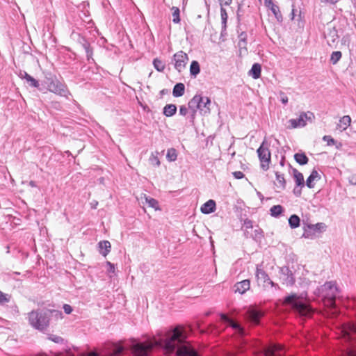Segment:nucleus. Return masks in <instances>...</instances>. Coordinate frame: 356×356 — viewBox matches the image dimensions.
I'll return each mask as SVG.
<instances>
[{
    "label": "nucleus",
    "mask_w": 356,
    "mask_h": 356,
    "mask_svg": "<svg viewBox=\"0 0 356 356\" xmlns=\"http://www.w3.org/2000/svg\"><path fill=\"white\" fill-rule=\"evenodd\" d=\"M185 329L177 326L165 338L144 343L133 340L131 350L134 356H197V350L186 341Z\"/></svg>",
    "instance_id": "obj_1"
},
{
    "label": "nucleus",
    "mask_w": 356,
    "mask_h": 356,
    "mask_svg": "<svg viewBox=\"0 0 356 356\" xmlns=\"http://www.w3.org/2000/svg\"><path fill=\"white\" fill-rule=\"evenodd\" d=\"M42 83L49 92L57 95L64 97L67 99H69V97L72 95L67 85L51 72L45 73Z\"/></svg>",
    "instance_id": "obj_2"
},
{
    "label": "nucleus",
    "mask_w": 356,
    "mask_h": 356,
    "mask_svg": "<svg viewBox=\"0 0 356 356\" xmlns=\"http://www.w3.org/2000/svg\"><path fill=\"white\" fill-rule=\"evenodd\" d=\"M220 320L225 323L227 326L232 328L234 331V334L240 340L238 345V351L240 353H243L245 350V347L247 345L246 340L244 337L246 336L247 332L244 327L238 322L234 321L232 318L229 317L227 314L221 313L220 314Z\"/></svg>",
    "instance_id": "obj_3"
},
{
    "label": "nucleus",
    "mask_w": 356,
    "mask_h": 356,
    "mask_svg": "<svg viewBox=\"0 0 356 356\" xmlns=\"http://www.w3.org/2000/svg\"><path fill=\"white\" fill-rule=\"evenodd\" d=\"M317 290L327 307L331 308L336 307V298L339 293L336 282L332 281L326 282Z\"/></svg>",
    "instance_id": "obj_4"
},
{
    "label": "nucleus",
    "mask_w": 356,
    "mask_h": 356,
    "mask_svg": "<svg viewBox=\"0 0 356 356\" xmlns=\"http://www.w3.org/2000/svg\"><path fill=\"white\" fill-rule=\"evenodd\" d=\"M211 99L208 97H203L200 94L195 95L188 102V109L192 112V117L194 118L196 112L199 111L202 115H207L210 113Z\"/></svg>",
    "instance_id": "obj_5"
},
{
    "label": "nucleus",
    "mask_w": 356,
    "mask_h": 356,
    "mask_svg": "<svg viewBox=\"0 0 356 356\" xmlns=\"http://www.w3.org/2000/svg\"><path fill=\"white\" fill-rule=\"evenodd\" d=\"M29 324L36 330H45L49 324V312L44 310L31 311L28 314Z\"/></svg>",
    "instance_id": "obj_6"
},
{
    "label": "nucleus",
    "mask_w": 356,
    "mask_h": 356,
    "mask_svg": "<svg viewBox=\"0 0 356 356\" xmlns=\"http://www.w3.org/2000/svg\"><path fill=\"white\" fill-rule=\"evenodd\" d=\"M257 152L261 163V168L264 170H267L269 168L271 154L269 150V144L266 139L263 140L259 147L257 149Z\"/></svg>",
    "instance_id": "obj_7"
},
{
    "label": "nucleus",
    "mask_w": 356,
    "mask_h": 356,
    "mask_svg": "<svg viewBox=\"0 0 356 356\" xmlns=\"http://www.w3.org/2000/svg\"><path fill=\"white\" fill-rule=\"evenodd\" d=\"M279 273L280 275V280H282L283 284H285L287 286H292L295 284L296 270L293 266H282L280 268Z\"/></svg>",
    "instance_id": "obj_8"
},
{
    "label": "nucleus",
    "mask_w": 356,
    "mask_h": 356,
    "mask_svg": "<svg viewBox=\"0 0 356 356\" xmlns=\"http://www.w3.org/2000/svg\"><path fill=\"white\" fill-rule=\"evenodd\" d=\"M263 316L264 312L256 306H249L245 313V318L254 325L259 324Z\"/></svg>",
    "instance_id": "obj_9"
},
{
    "label": "nucleus",
    "mask_w": 356,
    "mask_h": 356,
    "mask_svg": "<svg viewBox=\"0 0 356 356\" xmlns=\"http://www.w3.org/2000/svg\"><path fill=\"white\" fill-rule=\"evenodd\" d=\"M284 347L280 344H273L262 348L261 353L254 356H284Z\"/></svg>",
    "instance_id": "obj_10"
},
{
    "label": "nucleus",
    "mask_w": 356,
    "mask_h": 356,
    "mask_svg": "<svg viewBox=\"0 0 356 356\" xmlns=\"http://www.w3.org/2000/svg\"><path fill=\"white\" fill-rule=\"evenodd\" d=\"M326 228V225L323 222H318L315 225H307L304 227V232L302 234V237L305 238H312L316 233L321 232L324 231Z\"/></svg>",
    "instance_id": "obj_11"
},
{
    "label": "nucleus",
    "mask_w": 356,
    "mask_h": 356,
    "mask_svg": "<svg viewBox=\"0 0 356 356\" xmlns=\"http://www.w3.org/2000/svg\"><path fill=\"white\" fill-rule=\"evenodd\" d=\"M188 60V55L183 51H179L173 56L175 68L179 72L186 67Z\"/></svg>",
    "instance_id": "obj_12"
},
{
    "label": "nucleus",
    "mask_w": 356,
    "mask_h": 356,
    "mask_svg": "<svg viewBox=\"0 0 356 356\" xmlns=\"http://www.w3.org/2000/svg\"><path fill=\"white\" fill-rule=\"evenodd\" d=\"M284 303L298 310L302 309L305 307V304L299 300V296L296 293L286 296Z\"/></svg>",
    "instance_id": "obj_13"
},
{
    "label": "nucleus",
    "mask_w": 356,
    "mask_h": 356,
    "mask_svg": "<svg viewBox=\"0 0 356 356\" xmlns=\"http://www.w3.org/2000/svg\"><path fill=\"white\" fill-rule=\"evenodd\" d=\"M79 43L81 44L83 48L84 49L88 63H94L95 60L94 58H92L93 50L92 48L90 47V44L88 42V41L84 37L79 38Z\"/></svg>",
    "instance_id": "obj_14"
},
{
    "label": "nucleus",
    "mask_w": 356,
    "mask_h": 356,
    "mask_svg": "<svg viewBox=\"0 0 356 356\" xmlns=\"http://www.w3.org/2000/svg\"><path fill=\"white\" fill-rule=\"evenodd\" d=\"M307 115L306 113H302L296 119H291L289 122L293 129L298 127H303L306 125Z\"/></svg>",
    "instance_id": "obj_15"
},
{
    "label": "nucleus",
    "mask_w": 356,
    "mask_h": 356,
    "mask_svg": "<svg viewBox=\"0 0 356 356\" xmlns=\"http://www.w3.org/2000/svg\"><path fill=\"white\" fill-rule=\"evenodd\" d=\"M19 76L21 79H24L29 86L36 88H39V81L33 76H31L30 74H29L26 72L21 71L19 74Z\"/></svg>",
    "instance_id": "obj_16"
},
{
    "label": "nucleus",
    "mask_w": 356,
    "mask_h": 356,
    "mask_svg": "<svg viewBox=\"0 0 356 356\" xmlns=\"http://www.w3.org/2000/svg\"><path fill=\"white\" fill-rule=\"evenodd\" d=\"M255 276L259 283H262L265 285L268 280H269V276L266 272L261 268V266L257 265L256 268Z\"/></svg>",
    "instance_id": "obj_17"
},
{
    "label": "nucleus",
    "mask_w": 356,
    "mask_h": 356,
    "mask_svg": "<svg viewBox=\"0 0 356 356\" xmlns=\"http://www.w3.org/2000/svg\"><path fill=\"white\" fill-rule=\"evenodd\" d=\"M216 209V202L213 200H209L201 206L200 211L204 214H209L214 212Z\"/></svg>",
    "instance_id": "obj_18"
},
{
    "label": "nucleus",
    "mask_w": 356,
    "mask_h": 356,
    "mask_svg": "<svg viewBox=\"0 0 356 356\" xmlns=\"http://www.w3.org/2000/svg\"><path fill=\"white\" fill-rule=\"evenodd\" d=\"M235 292H238L241 294L245 293L250 288V282L249 280H244L241 282H237L234 285Z\"/></svg>",
    "instance_id": "obj_19"
},
{
    "label": "nucleus",
    "mask_w": 356,
    "mask_h": 356,
    "mask_svg": "<svg viewBox=\"0 0 356 356\" xmlns=\"http://www.w3.org/2000/svg\"><path fill=\"white\" fill-rule=\"evenodd\" d=\"M320 179H321V175L318 174L317 170L314 169L306 180V186L309 188H313L315 185L314 181H318Z\"/></svg>",
    "instance_id": "obj_20"
},
{
    "label": "nucleus",
    "mask_w": 356,
    "mask_h": 356,
    "mask_svg": "<svg viewBox=\"0 0 356 356\" xmlns=\"http://www.w3.org/2000/svg\"><path fill=\"white\" fill-rule=\"evenodd\" d=\"M99 253L106 257L111 251V245L108 241H102L98 243Z\"/></svg>",
    "instance_id": "obj_21"
},
{
    "label": "nucleus",
    "mask_w": 356,
    "mask_h": 356,
    "mask_svg": "<svg viewBox=\"0 0 356 356\" xmlns=\"http://www.w3.org/2000/svg\"><path fill=\"white\" fill-rule=\"evenodd\" d=\"M351 118L349 115H344L339 120V123L337 125V129L340 131H345L350 124Z\"/></svg>",
    "instance_id": "obj_22"
},
{
    "label": "nucleus",
    "mask_w": 356,
    "mask_h": 356,
    "mask_svg": "<svg viewBox=\"0 0 356 356\" xmlns=\"http://www.w3.org/2000/svg\"><path fill=\"white\" fill-rule=\"evenodd\" d=\"M261 66L259 63H254L248 72L249 76L254 79H257L261 76Z\"/></svg>",
    "instance_id": "obj_23"
},
{
    "label": "nucleus",
    "mask_w": 356,
    "mask_h": 356,
    "mask_svg": "<svg viewBox=\"0 0 356 356\" xmlns=\"http://www.w3.org/2000/svg\"><path fill=\"white\" fill-rule=\"evenodd\" d=\"M275 177L277 181L275 183V186L282 191L284 190L286 188V180L284 179V174L280 172H276Z\"/></svg>",
    "instance_id": "obj_24"
},
{
    "label": "nucleus",
    "mask_w": 356,
    "mask_h": 356,
    "mask_svg": "<svg viewBox=\"0 0 356 356\" xmlns=\"http://www.w3.org/2000/svg\"><path fill=\"white\" fill-rule=\"evenodd\" d=\"M185 92V86L182 83H177L174 86L172 95L175 97H179L184 95Z\"/></svg>",
    "instance_id": "obj_25"
},
{
    "label": "nucleus",
    "mask_w": 356,
    "mask_h": 356,
    "mask_svg": "<svg viewBox=\"0 0 356 356\" xmlns=\"http://www.w3.org/2000/svg\"><path fill=\"white\" fill-rule=\"evenodd\" d=\"M177 112V106L175 104H166L163 107V113L166 117H172Z\"/></svg>",
    "instance_id": "obj_26"
},
{
    "label": "nucleus",
    "mask_w": 356,
    "mask_h": 356,
    "mask_svg": "<svg viewBox=\"0 0 356 356\" xmlns=\"http://www.w3.org/2000/svg\"><path fill=\"white\" fill-rule=\"evenodd\" d=\"M293 177L296 181V184L297 186L303 187L305 186V181H304V177L303 175L296 168L293 169Z\"/></svg>",
    "instance_id": "obj_27"
},
{
    "label": "nucleus",
    "mask_w": 356,
    "mask_h": 356,
    "mask_svg": "<svg viewBox=\"0 0 356 356\" xmlns=\"http://www.w3.org/2000/svg\"><path fill=\"white\" fill-rule=\"evenodd\" d=\"M200 72V64L197 60H193L190 65V74L195 78Z\"/></svg>",
    "instance_id": "obj_28"
},
{
    "label": "nucleus",
    "mask_w": 356,
    "mask_h": 356,
    "mask_svg": "<svg viewBox=\"0 0 356 356\" xmlns=\"http://www.w3.org/2000/svg\"><path fill=\"white\" fill-rule=\"evenodd\" d=\"M289 225L292 229L298 228L300 225V218L296 214L291 215L289 218Z\"/></svg>",
    "instance_id": "obj_29"
},
{
    "label": "nucleus",
    "mask_w": 356,
    "mask_h": 356,
    "mask_svg": "<svg viewBox=\"0 0 356 356\" xmlns=\"http://www.w3.org/2000/svg\"><path fill=\"white\" fill-rule=\"evenodd\" d=\"M295 161L301 165H306L309 159L305 153H296L294 154Z\"/></svg>",
    "instance_id": "obj_30"
},
{
    "label": "nucleus",
    "mask_w": 356,
    "mask_h": 356,
    "mask_svg": "<svg viewBox=\"0 0 356 356\" xmlns=\"http://www.w3.org/2000/svg\"><path fill=\"white\" fill-rule=\"evenodd\" d=\"M269 10H271V12L273 13L275 17L277 19L278 22L282 21V15L280 10V8L275 3L271 5L270 7L268 8Z\"/></svg>",
    "instance_id": "obj_31"
},
{
    "label": "nucleus",
    "mask_w": 356,
    "mask_h": 356,
    "mask_svg": "<svg viewBox=\"0 0 356 356\" xmlns=\"http://www.w3.org/2000/svg\"><path fill=\"white\" fill-rule=\"evenodd\" d=\"M283 211L284 209L281 205H274L270 209V215L275 218L280 216Z\"/></svg>",
    "instance_id": "obj_32"
},
{
    "label": "nucleus",
    "mask_w": 356,
    "mask_h": 356,
    "mask_svg": "<svg viewBox=\"0 0 356 356\" xmlns=\"http://www.w3.org/2000/svg\"><path fill=\"white\" fill-rule=\"evenodd\" d=\"M166 159L169 162L175 161L177 159V150L175 148H170L167 151Z\"/></svg>",
    "instance_id": "obj_33"
},
{
    "label": "nucleus",
    "mask_w": 356,
    "mask_h": 356,
    "mask_svg": "<svg viewBox=\"0 0 356 356\" xmlns=\"http://www.w3.org/2000/svg\"><path fill=\"white\" fill-rule=\"evenodd\" d=\"M247 33L245 31L241 32L238 38V46L240 48H244L246 49V45H247Z\"/></svg>",
    "instance_id": "obj_34"
},
{
    "label": "nucleus",
    "mask_w": 356,
    "mask_h": 356,
    "mask_svg": "<svg viewBox=\"0 0 356 356\" xmlns=\"http://www.w3.org/2000/svg\"><path fill=\"white\" fill-rule=\"evenodd\" d=\"M220 16L222 20V30H226L228 15L226 9L224 7H220Z\"/></svg>",
    "instance_id": "obj_35"
},
{
    "label": "nucleus",
    "mask_w": 356,
    "mask_h": 356,
    "mask_svg": "<svg viewBox=\"0 0 356 356\" xmlns=\"http://www.w3.org/2000/svg\"><path fill=\"white\" fill-rule=\"evenodd\" d=\"M153 65L158 72H163L165 67V63L157 58L154 59Z\"/></svg>",
    "instance_id": "obj_36"
},
{
    "label": "nucleus",
    "mask_w": 356,
    "mask_h": 356,
    "mask_svg": "<svg viewBox=\"0 0 356 356\" xmlns=\"http://www.w3.org/2000/svg\"><path fill=\"white\" fill-rule=\"evenodd\" d=\"M172 22L175 24H178L180 22V10L178 7L173 6L172 8Z\"/></svg>",
    "instance_id": "obj_37"
},
{
    "label": "nucleus",
    "mask_w": 356,
    "mask_h": 356,
    "mask_svg": "<svg viewBox=\"0 0 356 356\" xmlns=\"http://www.w3.org/2000/svg\"><path fill=\"white\" fill-rule=\"evenodd\" d=\"M341 52L339 51H333L330 56V63L336 65L341 58Z\"/></svg>",
    "instance_id": "obj_38"
},
{
    "label": "nucleus",
    "mask_w": 356,
    "mask_h": 356,
    "mask_svg": "<svg viewBox=\"0 0 356 356\" xmlns=\"http://www.w3.org/2000/svg\"><path fill=\"white\" fill-rule=\"evenodd\" d=\"M338 39L337 31L335 29L330 31V33L327 36V42L329 45H331L330 43L332 42V43L335 42V41Z\"/></svg>",
    "instance_id": "obj_39"
},
{
    "label": "nucleus",
    "mask_w": 356,
    "mask_h": 356,
    "mask_svg": "<svg viewBox=\"0 0 356 356\" xmlns=\"http://www.w3.org/2000/svg\"><path fill=\"white\" fill-rule=\"evenodd\" d=\"M145 200H146V202L147 203L148 206L152 207V208H154L155 209H158V207H159V202L156 200L152 198V197H145Z\"/></svg>",
    "instance_id": "obj_40"
},
{
    "label": "nucleus",
    "mask_w": 356,
    "mask_h": 356,
    "mask_svg": "<svg viewBox=\"0 0 356 356\" xmlns=\"http://www.w3.org/2000/svg\"><path fill=\"white\" fill-rule=\"evenodd\" d=\"M158 154H159L158 152H156V154L152 153L149 158V161H150L151 164L156 167H159L161 164L159 159L158 157Z\"/></svg>",
    "instance_id": "obj_41"
},
{
    "label": "nucleus",
    "mask_w": 356,
    "mask_h": 356,
    "mask_svg": "<svg viewBox=\"0 0 356 356\" xmlns=\"http://www.w3.org/2000/svg\"><path fill=\"white\" fill-rule=\"evenodd\" d=\"M341 355V356H356V350L348 348L342 352Z\"/></svg>",
    "instance_id": "obj_42"
},
{
    "label": "nucleus",
    "mask_w": 356,
    "mask_h": 356,
    "mask_svg": "<svg viewBox=\"0 0 356 356\" xmlns=\"http://www.w3.org/2000/svg\"><path fill=\"white\" fill-rule=\"evenodd\" d=\"M10 296L6 293H3L0 291V303L5 304L10 301Z\"/></svg>",
    "instance_id": "obj_43"
},
{
    "label": "nucleus",
    "mask_w": 356,
    "mask_h": 356,
    "mask_svg": "<svg viewBox=\"0 0 356 356\" xmlns=\"http://www.w3.org/2000/svg\"><path fill=\"white\" fill-rule=\"evenodd\" d=\"M254 236L253 238L255 241H260L261 238L263 237L262 235V230L260 228L256 229L254 231Z\"/></svg>",
    "instance_id": "obj_44"
},
{
    "label": "nucleus",
    "mask_w": 356,
    "mask_h": 356,
    "mask_svg": "<svg viewBox=\"0 0 356 356\" xmlns=\"http://www.w3.org/2000/svg\"><path fill=\"white\" fill-rule=\"evenodd\" d=\"M323 140L327 142V145H334L336 143L334 139L331 136L328 135L324 136L323 137Z\"/></svg>",
    "instance_id": "obj_45"
},
{
    "label": "nucleus",
    "mask_w": 356,
    "mask_h": 356,
    "mask_svg": "<svg viewBox=\"0 0 356 356\" xmlns=\"http://www.w3.org/2000/svg\"><path fill=\"white\" fill-rule=\"evenodd\" d=\"M49 339L56 343H63L64 342L63 338L57 335H51Z\"/></svg>",
    "instance_id": "obj_46"
},
{
    "label": "nucleus",
    "mask_w": 356,
    "mask_h": 356,
    "mask_svg": "<svg viewBox=\"0 0 356 356\" xmlns=\"http://www.w3.org/2000/svg\"><path fill=\"white\" fill-rule=\"evenodd\" d=\"M124 350H125V348H124V346L123 345H122V344H117V345L115 346L114 351H115V353L116 355L122 354Z\"/></svg>",
    "instance_id": "obj_47"
},
{
    "label": "nucleus",
    "mask_w": 356,
    "mask_h": 356,
    "mask_svg": "<svg viewBox=\"0 0 356 356\" xmlns=\"http://www.w3.org/2000/svg\"><path fill=\"white\" fill-rule=\"evenodd\" d=\"M232 175L236 179H242L244 177V174L241 171H234L232 172Z\"/></svg>",
    "instance_id": "obj_48"
},
{
    "label": "nucleus",
    "mask_w": 356,
    "mask_h": 356,
    "mask_svg": "<svg viewBox=\"0 0 356 356\" xmlns=\"http://www.w3.org/2000/svg\"><path fill=\"white\" fill-rule=\"evenodd\" d=\"M71 38L73 40H76L78 42H79V38H83L79 33L75 32L74 31H72L71 33Z\"/></svg>",
    "instance_id": "obj_49"
},
{
    "label": "nucleus",
    "mask_w": 356,
    "mask_h": 356,
    "mask_svg": "<svg viewBox=\"0 0 356 356\" xmlns=\"http://www.w3.org/2000/svg\"><path fill=\"white\" fill-rule=\"evenodd\" d=\"M280 101L283 104H286L289 102L287 96L282 92H280Z\"/></svg>",
    "instance_id": "obj_50"
},
{
    "label": "nucleus",
    "mask_w": 356,
    "mask_h": 356,
    "mask_svg": "<svg viewBox=\"0 0 356 356\" xmlns=\"http://www.w3.org/2000/svg\"><path fill=\"white\" fill-rule=\"evenodd\" d=\"M63 309H64L65 313L67 314H71L72 312L73 311L72 307L70 305H67V304H65L63 305Z\"/></svg>",
    "instance_id": "obj_51"
},
{
    "label": "nucleus",
    "mask_w": 356,
    "mask_h": 356,
    "mask_svg": "<svg viewBox=\"0 0 356 356\" xmlns=\"http://www.w3.org/2000/svg\"><path fill=\"white\" fill-rule=\"evenodd\" d=\"M301 188L300 186H296L293 191V194L296 197H300L302 194V192H301Z\"/></svg>",
    "instance_id": "obj_52"
},
{
    "label": "nucleus",
    "mask_w": 356,
    "mask_h": 356,
    "mask_svg": "<svg viewBox=\"0 0 356 356\" xmlns=\"http://www.w3.org/2000/svg\"><path fill=\"white\" fill-rule=\"evenodd\" d=\"M106 265L108 266V272L113 273L115 272V266L110 261H106Z\"/></svg>",
    "instance_id": "obj_53"
},
{
    "label": "nucleus",
    "mask_w": 356,
    "mask_h": 356,
    "mask_svg": "<svg viewBox=\"0 0 356 356\" xmlns=\"http://www.w3.org/2000/svg\"><path fill=\"white\" fill-rule=\"evenodd\" d=\"M232 3V0H219V4L220 7H223L224 6H229Z\"/></svg>",
    "instance_id": "obj_54"
},
{
    "label": "nucleus",
    "mask_w": 356,
    "mask_h": 356,
    "mask_svg": "<svg viewBox=\"0 0 356 356\" xmlns=\"http://www.w3.org/2000/svg\"><path fill=\"white\" fill-rule=\"evenodd\" d=\"M51 107L56 109V110H60L61 109V105L60 102L57 101H54L51 102Z\"/></svg>",
    "instance_id": "obj_55"
},
{
    "label": "nucleus",
    "mask_w": 356,
    "mask_h": 356,
    "mask_svg": "<svg viewBox=\"0 0 356 356\" xmlns=\"http://www.w3.org/2000/svg\"><path fill=\"white\" fill-rule=\"evenodd\" d=\"M188 113V108L185 106H181L179 108V114L185 116Z\"/></svg>",
    "instance_id": "obj_56"
},
{
    "label": "nucleus",
    "mask_w": 356,
    "mask_h": 356,
    "mask_svg": "<svg viewBox=\"0 0 356 356\" xmlns=\"http://www.w3.org/2000/svg\"><path fill=\"white\" fill-rule=\"evenodd\" d=\"M350 184L356 186V174L350 175L348 178Z\"/></svg>",
    "instance_id": "obj_57"
},
{
    "label": "nucleus",
    "mask_w": 356,
    "mask_h": 356,
    "mask_svg": "<svg viewBox=\"0 0 356 356\" xmlns=\"http://www.w3.org/2000/svg\"><path fill=\"white\" fill-rule=\"evenodd\" d=\"M321 3L325 4L334 5L337 3L339 0H320Z\"/></svg>",
    "instance_id": "obj_58"
},
{
    "label": "nucleus",
    "mask_w": 356,
    "mask_h": 356,
    "mask_svg": "<svg viewBox=\"0 0 356 356\" xmlns=\"http://www.w3.org/2000/svg\"><path fill=\"white\" fill-rule=\"evenodd\" d=\"M310 282L308 280H304L302 282H300V285L303 287H307L309 284Z\"/></svg>",
    "instance_id": "obj_59"
},
{
    "label": "nucleus",
    "mask_w": 356,
    "mask_h": 356,
    "mask_svg": "<svg viewBox=\"0 0 356 356\" xmlns=\"http://www.w3.org/2000/svg\"><path fill=\"white\" fill-rule=\"evenodd\" d=\"M273 4H274L273 0H264V5L266 8L270 7Z\"/></svg>",
    "instance_id": "obj_60"
},
{
    "label": "nucleus",
    "mask_w": 356,
    "mask_h": 356,
    "mask_svg": "<svg viewBox=\"0 0 356 356\" xmlns=\"http://www.w3.org/2000/svg\"><path fill=\"white\" fill-rule=\"evenodd\" d=\"M244 224H245L246 228H252V222L250 220H245Z\"/></svg>",
    "instance_id": "obj_61"
},
{
    "label": "nucleus",
    "mask_w": 356,
    "mask_h": 356,
    "mask_svg": "<svg viewBox=\"0 0 356 356\" xmlns=\"http://www.w3.org/2000/svg\"><path fill=\"white\" fill-rule=\"evenodd\" d=\"M266 284H270L272 287L278 288V284L273 282L270 278L269 280L267 281Z\"/></svg>",
    "instance_id": "obj_62"
},
{
    "label": "nucleus",
    "mask_w": 356,
    "mask_h": 356,
    "mask_svg": "<svg viewBox=\"0 0 356 356\" xmlns=\"http://www.w3.org/2000/svg\"><path fill=\"white\" fill-rule=\"evenodd\" d=\"M306 115H307V120H311L312 118H314V114L311 112L306 113Z\"/></svg>",
    "instance_id": "obj_63"
},
{
    "label": "nucleus",
    "mask_w": 356,
    "mask_h": 356,
    "mask_svg": "<svg viewBox=\"0 0 356 356\" xmlns=\"http://www.w3.org/2000/svg\"><path fill=\"white\" fill-rule=\"evenodd\" d=\"M91 208L95 209L97 208V206L98 205V202L93 201L90 203Z\"/></svg>",
    "instance_id": "obj_64"
}]
</instances>
